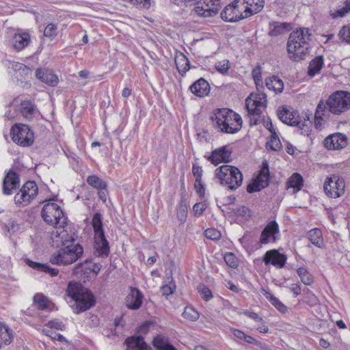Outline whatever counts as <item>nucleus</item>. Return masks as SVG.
<instances>
[{"label": "nucleus", "instance_id": "f257e3e1", "mask_svg": "<svg viewBox=\"0 0 350 350\" xmlns=\"http://www.w3.org/2000/svg\"><path fill=\"white\" fill-rule=\"evenodd\" d=\"M41 216L49 225L57 228L51 234L53 247L59 248L50 257L53 265H68L76 262L83 253V248L79 244H75V239L63 228L66 224V217L61 207L55 203H47L44 205Z\"/></svg>", "mask_w": 350, "mask_h": 350}, {"label": "nucleus", "instance_id": "f03ea898", "mask_svg": "<svg viewBox=\"0 0 350 350\" xmlns=\"http://www.w3.org/2000/svg\"><path fill=\"white\" fill-rule=\"evenodd\" d=\"M350 109V92L339 90L332 93L326 102L321 100L314 114L315 125L321 124L323 117H329V113L341 115Z\"/></svg>", "mask_w": 350, "mask_h": 350}, {"label": "nucleus", "instance_id": "7ed1b4c3", "mask_svg": "<svg viewBox=\"0 0 350 350\" xmlns=\"http://www.w3.org/2000/svg\"><path fill=\"white\" fill-rule=\"evenodd\" d=\"M312 34L308 28H299L293 31L287 42V51L290 54V59L294 62L304 59L309 53V41Z\"/></svg>", "mask_w": 350, "mask_h": 350}, {"label": "nucleus", "instance_id": "20e7f679", "mask_svg": "<svg viewBox=\"0 0 350 350\" xmlns=\"http://www.w3.org/2000/svg\"><path fill=\"white\" fill-rule=\"evenodd\" d=\"M66 294L75 301L74 310L77 314L84 312L95 305L96 299L93 293L79 282H70L66 288Z\"/></svg>", "mask_w": 350, "mask_h": 350}, {"label": "nucleus", "instance_id": "39448f33", "mask_svg": "<svg viewBox=\"0 0 350 350\" xmlns=\"http://www.w3.org/2000/svg\"><path fill=\"white\" fill-rule=\"evenodd\" d=\"M213 124L226 133H236L242 128L241 117L231 109L226 108L216 110L211 117Z\"/></svg>", "mask_w": 350, "mask_h": 350}, {"label": "nucleus", "instance_id": "423d86ee", "mask_svg": "<svg viewBox=\"0 0 350 350\" xmlns=\"http://www.w3.org/2000/svg\"><path fill=\"white\" fill-rule=\"evenodd\" d=\"M278 118L284 124L297 126L301 135L308 136L311 132V123L303 122L297 111H291L287 106L279 107L277 111Z\"/></svg>", "mask_w": 350, "mask_h": 350}, {"label": "nucleus", "instance_id": "0eeeda50", "mask_svg": "<svg viewBox=\"0 0 350 350\" xmlns=\"http://www.w3.org/2000/svg\"><path fill=\"white\" fill-rule=\"evenodd\" d=\"M215 176L221 184L226 185L230 189H237L243 182V175L236 167L224 165L215 170Z\"/></svg>", "mask_w": 350, "mask_h": 350}, {"label": "nucleus", "instance_id": "6e6552de", "mask_svg": "<svg viewBox=\"0 0 350 350\" xmlns=\"http://www.w3.org/2000/svg\"><path fill=\"white\" fill-rule=\"evenodd\" d=\"M10 135L14 143L23 147L31 146L34 141V133L27 124H14L10 129Z\"/></svg>", "mask_w": 350, "mask_h": 350}, {"label": "nucleus", "instance_id": "1a4fd4ad", "mask_svg": "<svg viewBox=\"0 0 350 350\" xmlns=\"http://www.w3.org/2000/svg\"><path fill=\"white\" fill-rule=\"evenodd\" d=\"M245 7L243 0H234L226 5L221 12V18L226 22L234 23L250 17L245 16Z\"/></svg>", "mask_w": 350, "mask_h": 350}, {"label": "nucleus", "instance_id": "9d476101", "mask_svg": "<svg viewBox=\"0 0 350 350\" xmlns=\"http://www.w3.org/2000/svg\"><path fill=\"white\" fill-rule=\"evenodd\" d=\"M38 193V187L34 181H27L14 196L15 204L19 206H27Z\"/></svg>", "mask_w": 350, "mask_h": 350}, {"label": "nucleus", "instance_id": "9b49d317", "mask_svg": "<svg viewBox=\"0 0 350 350\" xmlns=\"http://www.w3.org/2000/svg\"><path fill=\"white\" fill-rule=\"evenodd\" d=\"M323 188L325 193L333 198H337L345 193L344 180L336 175L327 178Z\"/></svg>", "mask_w": 350, "mask_h": 350}, {"label": "nucleus", "instance_id": "f8f14e48", "mask_svg": "<svg viewBox=\"0 0 350 350\" xmlns=\"http://www.w3.org/2000/svg\"><path fill=\"white\" fill-rule=\"evenodd\" d=\"M220 0H200L193 9L197 15L202 17L215 16L220 10Z\"/></svg>", "mask_w": 350, "mask_h": 350}, {"label": "nucleus", "instance_id": "ddd939ff", "mask_svg": "<svg viewBox=\"0 0 350 350\" xmlns=\"http://www.w3.org/2000/svg\"><path fill=\"white\" fill-rule=\"evenodd\" d=\"M323 144L328 150H340L347 145V138L342 133H334L325 138Z\"/></svg>", "mask_w": 350, "mask_h": 350}, {"label": "nucleus", "instance_id": "4468645a", "mask_svg": "<svg viewBox=\"0 0 350 350\" xmlns=\"http://www.w3.org/2000/svg\"><path fill=\"white\" fill-rule=\"evenodd\" d=\"M19 175L13 170H10L3 180V193L5 195H11L19 187Z\"/></svg>", "mask_w": 350, "mask_h": 350}, {"label": "nucleus", "instance_id": "2eb2a0df", "mask_svg": "<svg viewBox=\"0 0 350 350\" xmlns=\"http://www.w3.org/2000/svg\"><path fill=\"white\" fill-rule=\"evenodd\" d=\"M286 259V255L276 250L267 251L263 256V262L266 265H272L279 269L284 267Z\"/></svg>", "mask_w": 350, "mask_h": 350}, {"label": "nucleus", "instance_id": "dca6fc26", "mask_svg": "<svg viewBox=\"0 0 350 350\" xmlns=\"http://www.w3.org/2000/svg\"><path fill=\"white\" fill-rule=\"evenodd\" d=\"M279 233V226L277 222L273 220L267 224L261 232L259 243L261 245L267 244L271 241H276L275 235Z\"/></svg>", "mask_w": 350, "mask_h": 350}, {"label": "nucleus", "instance_id": "f3484780", "mask_svg": "<svg viewBox=\"0 0 350 350\" xmlns=\"http://www.w3.org/2000/svg\"><path fill=\"white\" fill-rule=\"evenodd\" d=\"M143 298L144 295L138 288L131 287L130 293L125 297V306L131 310H138L142 304Z\"/></svg>", "mask_w": 350, "mask_h": 350}, {"label": "nucleus", "instance_id": "a211bd4d", "mask_svg": "<svg viewBox=\"0 0 350 350\" xmlns=\"http://www.w3.org/2000/svg\"><path fill=\"white\" fill-rule=\"evenodd\" d=\"M94 254L100 258H107L109 254V245L105 234L94 236Z\"/></svg>", "mask_w": 350, "mask_h": 350}, {"label": "nucleus", "instance_id": "6ab92c4d", "mask_svg": "<svg viewBox=\"0 0 350 350\" xmlns=\"http://www.w3.org/2000/svg\"><path fill=\"white\" fill-rule=\"evenodd\" d=\"M232 152L226 146L214 150L207 159L217 165L221 162L228 163L230 161Z\"/></svg>", "mask_w": 350, "mask_h": 350}, {"label": "nucleus", "instance_id": "aec40b11", "mask_svg": "<svg viewBox=\"0 0 350 350\" xmlns=\"http://www.w3.org/2000/svg\"><path fill=\"white\" fill-rule=\"evenodd\" d=\"M126 350H152L142 336H131L126 338Z\"/></svg>", "mask_w": 350, "mask_h": 350}, {"label": "nucleus", "instance_id": "412c9836", "mask_svg": "<svg viewBox=\"0 0 350 350\" xmlns=\"http://www.w3.org/2000/svg\"><path fill=\"white\" fill-rule=\"evenodd\" d=\"M189 90L196 96L204 97L209 94L211 87L206 80L200 78L189 87Z\"/></svg>", "mask_w": 350, "mask_h": 350}, {"label": "nucleus", "instance_id": "4be33fe9", "mask_svg": "<svg viewBox=\"0 0 350 350\" xmlns=\"http://www.w3.org/2000/svg\"><path fill=\"white\" fill-rule=\"evenodd\" d=\"M292 29V23L274 21L269 25V35L271 37H275L288 32Z\"/></svg>", "mask_w": 350, "mask_h": 350}, {"label": "nucleus", "instance_id": "5701e85b", "mask_svg": "<svg viewBox=\"0 0 350 350\" xmlns=\"http://www.w3.org/2000/svg\"><path fill=\"white\" fill-rule=\"evenodd\" d=\"M36 77L42 82L45 83L51 86H55L58 83L57 77L49 70H42L38 68L36 71Z\"/></svg>", "mask_w": 350, "mask_h": 350}, {"label": "nucleus", "instance_id": "b1692460", "mask_svg": "<svg viewBox=\"0 0 350 350\" xmlns=\"http://www.w3.org/2000/svg\"><path fill=\"white\" fill-rule=\"evenodd\" d=\"M245 7V16H251L260 12L265 6L264 0H243Z\"/></svg>", "mask_w": 350, "mask_h": 350}, {"label": "nucleus", "instance_id": "393cba45", "mask_svg": "<svg viewBox=\"0 0 350 350\" xmlns=\"http://www.w3.org/2000/svg\"><path fill=\"white\" fill-rule=\"evenodd\" d=\"M30 38V35L26 32L15 33L12 38L13 47L18 51L23 50L29 44Z\"/></svg>", "mask_w": 350, "mask_h": 350}, {"label": "nucleus", "instance_id": "a878e982", "mask_svg": "<svg viewBox=\"0 0 350 350\" xmlns=\"http://www.w3.org/2000/svg\"><path fill=\"white\" fill-rule=\"evenodd\" d=\"M27 264L31 268L38 271L49 273L52 277L57 275L59 273V270L57 269L52 268L47 264L34 262L29 259L27 260Z\"/></svg>", "mask_w": 350, "mask_h": 350}, {"label": "nucleus", "instance_id": "bb28decb", "mask_svg": "<svg viewBox=\"0 0 350 350\" xmlns=\"http://www.w3.org/2000/svg\"><path fill=\"white\" fill-rule=\"evenodd\" d=\"M152 345L157 350H177L170 343L167 337L163 335H157L152 340Z\"/></svg>", "mask_w": 350, "mask_h": 350}, {"label": "nucleus", "instance_id": "cd10ccee", "mask_svg": "<svg viewBox=\"0 0 350 350\" xmlns=\"http://www.w3.org/2000/svg\"><path fill=\"white\" fill-rule=\"evenodd\" d=\"M265 84L269 90H273L275 93H280L284 90V83L282 80L275 75L266 79Z\"/></svg>", "mask_w": 350, "mask_h": 350}, {"label": "nucleus", "instance_id": "c85d7f7f", "mask_svg": "<svg viewBox=\"0 0 350 350\" xmlns=\"http://www.w3.org/2000/svg\"><path fill=\"white\" fill-rule=\"evenodd\" d=\"M323 64V57L322 55L317 56L309 64L308 69V75L311 77L315 76L322 69Z\"/></svg>", "mask_w": 350, "mask_h": 350}, {"label": "nucleus", "instance_id": "c756f323", "mask_svg": "<svg viewBox=\"0 0 350 350\" xmlns=\"http://www.w3.org/2000/svg\"><path fill=\"white\" fill-rule=\"evenodd\" d=\"M192 172L193 176L196 177L194 187L195 188H198V185H201V189L198 191V193L200 196H204L205 193V188L202 183L203 170L200 165H198L197 163H194L192 167Z\"/></svg>", "mask_w": 350, "mask_h": 350}, {"label": "nucleus", "instance_id": "7c9ffc66", "mask_svg": "<svg viewBox=\"0 0 350 350\" xmlns=\"http://www.w3.org/2000/svg\"><path fill=\"white\" fill-rule=\"evenodd\" d=\"M308 238L316 247L322 248L323 246V238L321 229L314 228L308 231Z\"/></svg>", "mask_w": 350, "mask_h": 350}, {"label": "nucleus", "instance_id": "2f4dec72", "mask_svg": "<svg viewBox=\"0 0 350 350\" xmlns=\"http://www.w3.org/2000/svg\"><path fill=\"white\" fill-rule=\"evenodd\" d=\"M20 111L24 118L30 120L34 117L35 105L29 100H24L21 103Z\"/></svg>", "mask_w": 350, "mask_h": 350}, {"label": "nucleus", "instance_id": "473e14b6", "mask_svg": "<svg viewBox=\"0 0 350 350\" xmlns=\"http://www.w3.org/2000/svg\"><path fill=\"white\" fill-rule=\"evenodd\" d=\"M175 63L178 72L182 76H184L190 68V62L188 58L183 53L175 58Z\"/></svg>", "mask_w": 350, "mask_h": 350}, {"label": "nucleus", "instance_id": "72a5a7b5", "mask_svg": "<svg viewBox=\"0 0 350 350\" xmlns=\"http://www.w3.org/2000/svg\"><path fill=\"white\" fill-rule=\"evenodd\" d=\"M91 260H85L82 262H79L73 267L72 271L73 274L81 277L82 274L88 275L90 273V268Z\"/></svg>", "mask_w": 350, "mask_h": 350}, {"label": "nucleus", "instance_id": "f704fd0d", "mask_svg": "<svg viewBox=\"0 0 350 350\" xmlns=\"http://www.w3.org/2000/svg\"><path fill=\"white\" fill-rule=\"evenodd\" d=\"M303 178L298 173H294L288 180L287 186L288 187H292L296 191H299L303 187Z\"/></svg>", "mask_w": 350, "mask_h": 350}, {"label": "nucleus", "instance_id": "c9c22d12", "mask_svg": "<svg viewBox=\"0 0 350 350\" xmlns=\"http://www.w3.org/2000/svg\"><path fill=\"white\" fill-rule=\"evenodd\" d=\"M87 183L98 190L107 189V183L96 175L89 176L87 178Z\"/></svg>", "mask_w": 350, "mask_h": 350}, {"label": "nucleus", "instance_id": "e433bc0d", "mask_svg": "<svg viewBox=\"0 0 350 350\" xmlns=\"http://www.w3.org/2000/svg\"><path fill=\"white\" fill-rule=\"evenodd\" d=\"M92 224L94 231V236L99 235L100 233L105 234L103 230L102 217L100 213H96L94 214L92 220Z\"/></svg>", "mask_w": 350, "mask_h": 350}, {"label": "nucleus", "instance_id": "4c0bfd02", "mask_svg": "<svg viewBox=\"0 0 350 350\" xmlns=\"http://www.w3.org/2000/svg\"><path fill=\"white\" fill-rule=\"evenodd\" d=\"M33 304L38 310H44L49 308V300L41 293H36L33 298Z\"/></svg>", "mask_w": 350, "mask_h": 350}, {"label": "nucleus", "instance_id": "58836bf2", "mask_svg": "<svg viewBox=\"0 0 350 350\" xmlns=\"http://www.w3.org/2000/svg\"><path fill=\"white\" fill-rule=\"evenodd\" d=\"M0 336L6 345L10 344L13 339L12 330L5 323H0Z\"/></svg>", "mask_w": 350, "mask_h": 350}, {"label": "nucleus", "instance_id": "ea45409f", "mask_svg": "<svg viewBox=\"0 0 350 350\" xmlns=\"http://www.w3.org/2000/svg\"><path fill=\"white\" fill-rule=\"evenodd\" d=\"M266 298L280 312L284 313L287 311V308L285 306L277 297L265 291L264 294Z\"/></svg>", "mask_w": 350, "mask_h": 350}, {"label": "nucleus", "instance_id": "a19ab883", "mask_svg": "<svg viewBox=\"0 0 350 350\" xmlns=\"http://www.w3.org/2000/svg\"><path fill=\"white\" fill-rule=\"evenodd\" d=\"M297 273L304 284L310 286L312 284L313 278L305 267H299Z\"/></svg>", "mask_w": 350, "mask_h": 350}, {"label": "nucleus", "instance_id": "79ce46f5", "mask_svg": "<svg viewBox=\"0 0 350 350\" xmlns=\"http://www.w3.org/2000/svg\"><path fill=\"white\" fill-rule=\"evenodd\" d=\"M187 217V206L184 200H181L177 208V218L181 222L184 223Z\"/></svg>", "mask_w": 350, "mask_h": 350}, {"label": "nucleus", "instance_id": "37998d69", "mask_svg": "<svg viewBox=\"0 0 350 350\" xmlns=\"http://www.w3.org/2000/svg\"><path fill=\"white\" fill-rule=\"evenodd\" d=\"M255 102L252 101V99L247 98L245 100V107L248 112L249 116H260L262 113V110L258 108V105L254 104Z\"/></svg>", "mask_w": 350, "mask_h": 350}, {"label": "nucleus", "instance_id": "c03bdc74", "mask_svg": "<svg viewBox=\"0 0 350 350\" xmlns=\"http://www.w3.org/2000/svg\"><path fill=\"white\" fill-rule=\"evenodd\" d=\"M183 317L191 321H197L199 318V313L192 307H185Z\"/></svg>", "mask_w": 350, "mask_h": 350}, {"label": "nucleus", "instance_id": "a18cd8bd", "mask_svg": "<svg viewBox=\"0 0 350 350\" xmlns=\"http://www.w3.org/2000/svg\"><path fill=\"white\" fill-rule=\"evenodd\" d=\"M267 148L275 151H278L282 148V144L277 133L271 135L270 141L267 143Z\"/></svg>", "mask_w": 350, "mask_h": 350}, {"label": "nucleus", "instance_id": "49530a36", "mask_svg": "<svg viewBox=\"0 0 350 350\" xmlns=\"http://www.w3.org/2000/svg\"><path fill=\"white\" fill-rule=\"evenodd\" d=\"M42 332L45 336L50 337L51 339H53L54 340H58L60 342H64V341L67 342V340L63 335L56 333L55 332H54L51 329H49L47 328H43L42 329Z\"/></svg>", "mask_w": 350, "mask_h": 350}, {"label": "nucleus", "instance_id": "de8ad7c7", "mask_svg": "<svg viewBox=\"0 0 350 350\" xmlns=\"http://www.w3.org/2000/svg\"><path fill=\"white\" fill-rule=\"evenodd\" d=\"M57 35V27L53 23L48 24L44 30V36L49 38H54Z\"/></svg>", "mask_w": 350, "mask_h": 350}, {"label": "nucleus", "instance_id": "09e8293b", "mask_svg": "<svg viewBox=\"0 0 350 350\" xmlns=\"http://www.w3.org/2000/svg\"><path fill=\"white\" fill-rule=\"evenodd\" d=\"M236 215L249 219L252 215V211L245 206H241L234 211Z\"/></svg>", "mask_w": 350, "mask_h": 350}, {"label": "nucleus", "instance_id": "8fccbe9b", "mask_svg": "<svg viewBox=\"0 0 350 350\" xmlns=\"http://www.w3.org/2000/svg\"><path fill=\"white\" fill-rule=\"evenodd\" d=\"M176 284L175 283L171 280L167 284L163 285L161 288V292L163 295L167 297L169 295L173 294L176 290Z\"/></svg>", "mask_w": 350, "mask_h": 350}, {"label": "nucleus", "instance_id": "3c124183", "mask_svg": "<svg viewBox=\"0 0 350 350\" xmlns=\"http://www.w3.org/2000/svg\"><path fill=\"white\" fill-rule=\"evenodd\" d=\"M224 260L226 264L232 268H237L238 267V260L234 254L231 252L225 254Z\"/></svg>", "mask_w": 350, "mask_h": 350}, {"label": "nucleus", "instance_id": "603ef678", "mask_svg": "<svg viewBox=\"0 0 350 350\" xmlns=\"http://www.w3.org/2000/svg\"><path fill=\"white\" fill-rule=\"evenodd\" d=\"M345 6L340 9H338L334 14H332L333 18L343 17L350 11V0H345Z\"/></svg>", "mask_w": 350, "mask_h": 350}, {"label": "nucleus", "instance_id": "864d4df0", "mask_svg": "<svg viewBox=\"0 0 350 350\" xmlns=\"http://www.w3.org/2000/svg\"><path fill=\"white\" fill-rule=\"evenodd\" d=\"M14 70L18 72L21 75L28 76L31 74V70L21 63H16L14 65Z\"/></svg>", "mask_w": 350, "mask_h": 350}, {"label": "nucleus", "instance_id": "5fc2aeb1", "mask_svg": "<svg viewBox=\"0 0 350 350\" xmlns=\"http://www.w3.org/2000/svg\"><path fill=\"white\" fill-rule=\"evenodd\" d=\"M198 291L202 298L206 301H208L213 297L211 290L204 284L198 286Z\"/></svg>", "mask_w": 350, "mask_h": 350}, {"label": "nucleus", "instance_id": "6e6d98bb", "mask_svg": "<svg viewBox=\"0 0 350 350\" xmlns=\"http://www.w3.org/2000/svg\"><path fill=\"white\" fill-rule=\"evenodd\" d=\"M45 326L48 327L50 329H56L58 330H64L66 328V326L63 323V322L58 319H53V320L49 321L45 325Z\"/></svg>", "mask_w": 350, "mask_h": 350}, {"label": "nucleus", "instance_id": "4d7b16f0", "mask_svg": "<svg viewBox=\"0 0 350 350\" xmlns=\"http://www.w3.org/2000/svg\"><path fill=\"white\" fill-rule=\"evenodd\" d=\"M338 36L342 41L350 43V27L344 26L339 31Z\"/></svg>", "mask_w": 350, "mask_h": 350}, {"label": "nucleus", "instance_id": "13d9d810", "mask_svg": "<svg viewBox=\"0 0 350 350\" xmlns=\"http://www.w3.org/2000/svg\"><path fill=\"white\" fill-rule=\"evenodd\" d=\"M258 96V98L256 97L255 99H252V101L255 102L254 104L258 105V108L260 110H262V108H265L267 107V96L265 94H260Z\"/></svg>", "mask_w": 350, "mask_h": 350}, {"label": "nucleus", "instance_id": "bf43d9fd", "mask_svg": "<svg viewBox=\"0 0 350 350\" xmlns=\"http://www.w3.org/2000/svg\"><path fill=\"white\" fill-rule=\"evenodd\" d=\"M230 68L229 61L227 59L219 62L215 64V69L220 73H226Z\"/></svg>", "mask_w": 350, "mask_h": 350}, {"label": "nucleus", "instance_id": "052dcab7", "mask_svg": "<svg viewBox=\"0 0 350 350\" xmlns=\"http://www.w3.org/2000/svg\"><path fill=\"white\" fill-rule=\"evenodd\" d=\"M204 235L207 239L211 240H217L221 237L220 232L215 228H208L204 232Z\"/></svg>", "mask_w": 350, "mask_h": 350}, {"label": "nucleus", "instance_id": "680f3d73", "mask_svg": "<svg viewBox=\"0 0 350 350\" xmlns=\"http://www.w3.org/2000/svg\"><path fill=\"white\" fill-rule=\"evenodd\" d=\"M261 67L260 65H258L255 68L252 70V77L256 85V87L260 85V83H262V79L261 77Z\"/></svg>", "mask_w": 350, "mask_h": 350}, {"label": "nucleus", "instance_id": "e2e57ef3", "mask_svg": "<svg viewBox=\"0 0 350 350\" xmlns=\"http://www.w3.org/2000/svg\"><path fill=\"white\" fill-rule=\"evenodd\" d=\"M131 4L139 9H148L150 6V0H128Z\"/></svg>", "mask_w": 350, "mask_h": 350}, {"label": "nucleus", "instance_id": "0e129e2a", "mask_svg": "<svg viewBox=\"0 0 350 350\" xmlns=\"http://www.w3.org/2000/svg\"><path fill=\"white\" fill-rule=\"evenodd\" d=\"M262 189L261 185L258 183L256 180L254 183H250L247 186V191L250 193H252L256 191H259Z\"/></svg>", "mask_w": 350, "mask_h": 350}, {"label": "nucleus", "instance_id": "69168bd1", "mask_svg": "<svg viewBox=\"0 0 350 350\" xmlns=\"http://www.w3.org/2000/svg\"><path fill=\"white\" fill-rule=\"evenodd\" d=\"M151 325H152V322L146 321L138 328L137 331L141 334H146L149 332Z\"/></svg>", "mask_w": 350, "mask_h": 350}, {"label": "nucleus", "instance_id": "338daca9", "mask_svg": "<svg viewBox=\"0 0 350 350\" xmlns=\"http://www.w3.org/2000/svg\"><path fill=\"white\" fill-rule=\"evenodd\" d=\"M258 176H269V169L268 162L265 160L262 163V167Z\"/></svg>", "mask_w": 350, "mask_h": 350}, {"label": "nucleus", "instance_id": "774afa93", "mask_svg": "<svg viewBox=\"0 0 350 350\" xmlns=\"http://www.w3.org/2000/svg\"><path fill=\"white\" fill-rule=\"evenodd\" d=\"M263 125L267 130L271 132V135H275L276 131L273 128L271 120L269 118L263 120Z\"/></svg>", "mask_w": 350, "mask_h": 350}]
</instances>
